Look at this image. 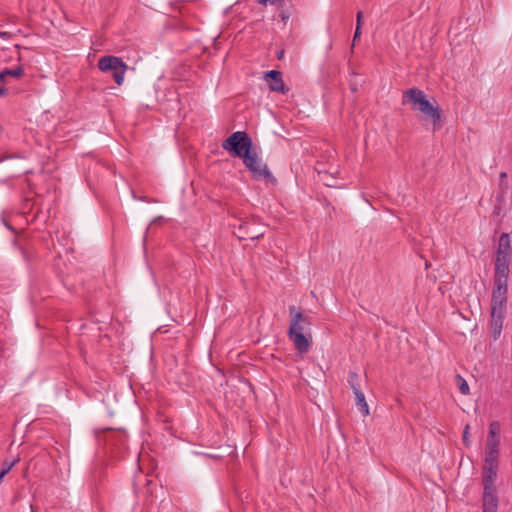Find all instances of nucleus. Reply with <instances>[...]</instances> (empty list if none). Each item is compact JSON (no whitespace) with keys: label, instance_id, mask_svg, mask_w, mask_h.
Returning <instances> with one entry per match:
<instances>
[{"label":"nucleus","instance_id":"f257e3e1","mask_svg":"<svg viewBox=\"0 0 512 512\" xmlns=\"http://www.w3.org/2000/svg\"><path fill=\"white\" fill-rule=\"evenodd\" d=\"M222 147L235 156L242 158L244 165L253 174L254 178L274 181L267 165L259 158L251 138L245 132L237 131L232 133L223 141Z\"/></svg>","mask_w":512,"mask_h":512},{"label":"nucleus","instance_id":"f03ea898","mask_svg":"<svg viewBox=\"0 0 512 512\" xmlns=\"http://www.w3.org/2000/svg\"><path fill=\"white\" fill-rule=\"evenodd\" d=\"M507 275H494V287L491 299V333L494 340H497L503 328V321L506 314L507 294H508Z\"/></svg>","mask_w":512,"mask_h":512},{"label":"nucleus","instance_id":"7ed1b4c3","mask_svg":"<svg viewBox=\"0 0 512 512\" xmlns=\"http://www.w3.org/2000/svg\"><path fill=\"white\" fill-rule=\"evenodd\" d=\"M403 104L411 105L413 110H417L429 117L434 128L440 127L441 112L436 102H430L425 93L418 88H410L403 93Z\"/></svg>","mask_w":512,"mask_h":512},{"label":"nucleus","instance_id":"20e7f679","mask_svg":"<svg viewBox=\"0 0 512 512\" xmlns=\"http://www.w3.org/2000/svg\"><path fill=\"white\" fill-rule=\"evenodd\" d=\"M289 313L291 316L290 327H289V337L291 341L294 343L296 349L300 353H306L310 349V341L303 334L304 326L300 325V322H304L307 325H311V319L308 316L303 315L300 311L297 310L295 306L289 307Z\"/></svg>","mask_w":512,"mask_h":512},{"label":"nucleus","instance_id":"39448f33","mask_svg":"<svg viewBox=\"0 0 512 512\" xmlns=\"http://www.w3.org/2000/svg\"><path fill=\"white\" fill-rule=\"evenodd\" d=\"M512 246L508 233H503L499 237L498 245L495 252L494 275L509 276V266L511 261Z\"/></svg>","mask_w":512,"mask_h":512},{"label":"nucleus","instance_id":"423d86ee","mask_svg":"<svg viewBox=\"0 0 512 512\" xmlns=\"http://www.w3.org/2000/svg\"><path fill=\"white\" fill-rule=\"evenodd\" d=\"M97 66L102 72H111L118 86L123 84L128 65L121 58L112 55L103 56L99 58Z\"/></svg>","mask_w":512,"mask_h":512},{"label":"nucleus","instance_id":"0eeeda50","mask_svg":"<svg viewBox=\"0 0 512 512\" xmlns=\"http://www.w3.org/2000/svg\"><path fill=\"white\" fill-rule=\"evenodd\" d=\"M264 79L267 82L271 91L285 94L288 91L282 79V74L276 70L267 71L264 74Z\"/></svg>","mask_w":512,"mask_h":512},{"label":"nucleus","instance_id":"6e6552de","mask_svg":"<svg viewBox=\"0 0 512 512\" xmlns=\"http://www.w3.org/2000/svg\"><path fill=\"white\" fill-rule=\"evenodd\" d=\"M501 425L498 421L489 424L485 450L499 451Z\"/></svg>","mask_w":512,"mask_h":512},{"label":"nucleus","instance_id":"1a4fd4ad","mask_svg":"<svg viewBox=\"0 0 512 512\" xmlns=\"http://www.w3.org/2000/svg\"><path fill=\"white\" fill-rule=\"evenodd\" d=\"M483 512H497L498 511V497L496 489L484 490L483 489Z\"/></svg>","mask_w":512,"mask_h":512},{"label":"nucleus","instance_id":"9d476101","mask_svg":"<svg viewBox=\"0 0 512 512\" xmlns=\"http://www.w3.org/2000/svg\"><path fill=\"white\" fill-rule=\"evenodd\" d=\"M497 467L498 465H484L483 466V489L491 490L496 489L495 487V479L497 476Z\"/></svg>","mask_w":512,"mask_h":512},{"label":"nucleus","instance_id":"9b49d317","mask_svg":"<svg viewBox=\"0 0 512 512\" xmlns=\"http://www.w3.org/2000/svg\"><path fill=\"white\" fill-rule=\"evenodd\" d=\"M353 393L355 395V402H356V405L358 406L359 410L361 411V413L364 416H368L369 415V406L366 402L364 393L362 392L361 389L354 391Z\"/></svg>","mask_w":512,"mask_h":512},{"label":"nucleus","instance_id":"f8f14e48","mask_svg":"<svg viewBox=\"0 0 512 512\" xmlns=\"http://www.w3.org/2000/svg\"><path fill=\"white\" fill-rule=\"evenodd\" d=\"M24 74V69L21 66L12 69H4L0 72V81L6 83L7 77L20 78Z\"/></svg>","mask_w":512,"mask_h":512},{"label":"nucleus","instance_id":"ddd939ff","mask_svg":"<svg viewBox=\"0 0 512 512\" xmlns=\"http://www.w3.org/2000/svg\"><path fill=\"white\" fill-rule=\"evenodd\" d=\"M499 451L485 450L484 465H498Z\"/></svg>","mask_w":512,"mask_h":512},{"label":"nucleus","instance_id":"4468645a","mask_svg":"<svg viewBox=\"0 0 512 512\" xmlns=\"http://www.w3.org/2000/svg\"><path fill=\"white\" fill-rule=\"evenodd\" d=\"M348 383H349L351 389L353 390V392L361 389L360 378L356 372H349Z\"/></svg>","mask_w":512,"mask_h":512},{"label":"nucleus","instance_id":"2eb2a0df","mask_svg":"<svg viewBox=\"0 0 512 512\" xmlns=\"http://www.w3.org/2000/svg\"><path fill=\"white\" fill-rule=\"evenodd\" d=\"M456 382H457L460 392L463 395H468L470 393L469 385L461 375H456Z\"/></svg>","mask_w":512,"mask_h":512},{"label":"nucleus","instance_id":"dca6fc26","mask_svg":"<svg viewBox=\"0 0 512 512\" xmlns=\"http://www.w3.org/2000/svg\"><path fill=\"white\" fill-rule=\"evenodd\" d=\"M318 174L320 176V180L326 185V186H329V187H332L334 186L333 183L330 182V178L332 179V176L329 175L328 173H322L321 171H318Z\"/></svg>","mask_w":512,"mask_h":512},{"label":"nucleus","instance_id":"f3484780","mask_svg":"<svg viewBox=\"0 0 512 512\" xmlns=\"http://www.w3.org/2000/svg\"><path fill=\"white\" fill-rule=\"evenodd\" d=\"M363 25V13L361 11H359L357 13V17H356V27H358V29H361Z\"/></svg>","mask_w":512,"mask_h":512},{"label":"nucleus","instance_id":"a211bd4d","mask_svg":"<svg viewBox=\"0 0 512 512\" xmlns=\"http://www.w3.org/2000/svg\"><path fill=\"white\" fill-rule=\"evenodd\" d=\"M468 431H469V425H466L465 429L463 431V442L466 446H469V444H470V441L468 438Z\"/></svg>","mask_w":512,"mask_h":512},{"label":"nucleus","instance_id":"6ab92c4d","mask_svg":"<svg viewBox=\"0 0 512 512\" xmlns=\"http://www.w3.org/2000/svg\"><path fill=\"white\" fill-rule=\"evenodd\" d=\"M360 35H361V29H358V27H356V29H355V33H354V37H353V42H354V43H355V41H356L357 39H359Z\"/></svg>","mask_w":512,"mask_h":512},{"label":"nucleus","instance_id":"aec40b11","mask_svg":"<svg viewBox=\"0 0 512 512\" xmlns=\"http://www.w3.org/2000/svg\"><path fill=\"white\" fill-rule=\"evenodd\" d=\"M7 94V89L4 87H0V97L5 96Z\"/></svg>","mask_w":512,"mask_h":512},{"label":"nucleus","instance_id":"412c9836","mask_svg":"<svg viewBox=\"0 0 512 512\" xmlns=\"http://www.w3.org/2000/svg\"><path fill=\"white\" fill-rule=\"evenodd\" d=\"M500 177L503 179V178L507 177V174H506L505 172H502V173L500 174Z\"/></svg>","mask_w":512,"mask_h":512},{"label":"nucleus","instance_id":"4be33fe9","mask_svg":"<svg viewBox=\"0 0 512 512\" xmlns=\"http://www.w3.org/2000/svg\"><path fill=\"white\" fill-rule=\"evenodd\" d=\"M300 325H303L304 326V329L308 326L306 323L304 322H300Z\"/></svg>","mask_w":512,"mask_h":512},{"label":"nucleus","instance_id":"5701e85b","mask_svg":"<svg viewBox=\"0 0 512 512\" xmlns=\"http://www.w3.org/2000/svg\"><path fill=\"white\" fill-rule=\"evenodd\" d=\"M6 34H7L6 32H2V33H0V36L4 37V36H6Z\"/></svg>","mask_w":512,"mask_h":512},{"label":"nucleus","instance_id":"b1692460","mask_svg":"<svg viewBox=\"0 0 512 512\" xmlns=\"http://www.w3.org/2000/svg\"><path fill=\"white\" fill-rule=\"evenodd\" d=\"M282 56H283V51H281V53H279L278 58L280 59Z\"/></svg>","mask_w":512,"mask_h":512}]
</instances>
